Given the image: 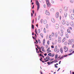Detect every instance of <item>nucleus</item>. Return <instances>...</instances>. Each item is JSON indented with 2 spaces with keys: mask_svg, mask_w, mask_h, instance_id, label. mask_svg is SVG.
<instances>
[{
  "mask_svg": "<svg viewBox=\"0 0 74 74\" xmlns=\"http://www.w3.org/2000/svg\"><path fill=\"white\" fill-rule=\"evenodd\" d=\"M36 4L37 6V10L38 11L40 8V3L37 0L36 1Z\"/></svg>",
  "mask_w": 74,
  "mask_h": 74,
  "instance_id": "obj_1",
  "label": "nucleus"
},
{
  "mask_svg": "<svg viewBox=\"0 0 74 74\" xmlns=\"http://www.w3.org/2000/svg\"><path fill=\"white\" fill-rule=\"evenodd\" d=\"M51 36L52 37H57L58 36V34L57 32H52L51 34Z\"/></svg>",
  "mask_w": 74,
  "mask_h": 74,
  "instance_id": "obj_2",
  "label": "nucleus"
},
{
  "mask_svg": "<svg viewBox=\"0 0 74 74\" xmlns=\"http://www.w3.org/2000/svg\"><path fill=\"white\" fill-rule=\"evenodd\" d=\"M46 1L47 7H50L51 6V3L49 2V1L48 0H46Z\"/></svg>",
  "mask_w": 74,
  "mask_h": 74,
  "instance_id": "obj_3",
  "label": "nucleus"
},
{
  "mask_svg": "<svg viewBox=\"0 0 74 74\" xmlns=\"http://www.w3.org/2000/svg\"><path fill=\"white\" fill-rule=\"evenodd\" d=\"M73 40L71 39H69L68 42V45H70V44H72L73 42Z\"/></svg>",
  "mask_w": 74,
  "mask_h": 74,
  "instance_id": "obj_4",
  "label": "nucleus"
},
{
  "mask_svg": "<svg viewBox=\"0 0 74 74\" xmlns=\"http://www.w3.org/2000/svg\"><path fill=\"white\" fill-rule=\"evenodd\" d=\"M54 51L55 52H56L57 53L58 52H59V49H57V46H56L55 48H54Z\"/></svg>",
  "mask_w": 74,
  "mask_h": 74,
  "instance_id": "obj_5",
  "label": "nucleus"
},
{
  "mask_svg": "<svg viewBox=\"0 0 74 74\" xmlns=\"http://www.w3.org/2000/svg\"><path fill=\"white\" fill-rule=\"evenodd\" d=\"M56 61V60H55V61H53L51 62H47V64H48L49 65V64H52V63H56V61Z\"/></svg>",
  "mask_w": 74,
  "mask_h": 74,
  "instance_id": "obj_6",
  "label": "nucleus"
},
{
  "mask_svg": "<svg viewBox=\"0 0 74 74\" xmlns=\"http://www.w3.org/2000/svg\"><path fill=\"white\" fill-rule=\"evenodd\" d=\"M64 49L65 52H67L68 51V47H67L66 46H64Z\"/></svg>",
  "mask_w": 74,
  "mask_h": 74,
  "instance_id": "obj_7",
  "label": "nucleus"
},
{
  "mask_svg": "<svg viewBox=\"0 0 74 74\" xmlns=\"http://www.w3.org/2000/svg\"><path fill=\"white\" fill-rule=\"evenodd\" d=\"M62 41V38L60 37H59L58 39V43H60Z\"/></svg>",
  "mask_w": 74,
  "mask_h": 74,
  "instance_id": "obj_8",
  "label": "nucleus"
},
{
  "mask_svg": "<svg viewBox=\"0 0 74 74\" xmlns=\"http://www.w3.org/2000/svg\"><path fill=\"white\" fill-rule=\"evenodd\" d=\"M59 12H57L56 14V18H59Z\"/></svg>",
  "mask_w": 74,
  "mask_h": 74,
  "instance_id": "obj_9",
  "label": "nucleus"
},
{
  "mask_svg": "<svg viewBox=\"0 0 74 74\" xmlns=\"http://www.w3.org/2000/svg\"><path fill=\"white\" fill-rule=\"evenodd\" d=\"M60 51L61 53H63V47H61L60 49Z\"/></svg>",
  "mask_w": 74,
  "mask_h": 74,
  "instance_id": "obj_10",
  "label": "nucleus"
},
{
  "mask_svg": "<svg viewBox=\"0 0 74 74\" xmlns=\"http://www.w3.org/2000/svg\"><path fill=\"white\" fill-rule=\"evenodd\" d=\"M45 14L46 15H50L49 12L47 10H46V11Z\"/></svg>",
  "mask_w": 74,
  "mask_h": 74,
  "instance_id": "obj_11",
  "label": "nucleus"
},
{
  "mask_svg": "<svg viewBox=\"0 0 74 74\" xmlns=\"http://www.w3.org/2000/svg\"><path fill=\"white\" fill-rule=\"evenodd\" d=\"M47 31H48V28H45L44 29V33H46Z\"/></svg>",
  "mask_w": 74,
  "mask_h": 74,
  "instance_id": "obj_12",
  "label": "nucleus"
},
{
  "mask_svg": "<svg viewBox=\"0 0 74 74\" xmlns=\"http://www.w3.org/2000/svg\"><path fill=\"white\" fill-rule=\"evenodd\" d=\"M55 29H58L59 28V25L58 24L56 25H55Z\"/></svg>",
  "mask_w": 74,
  "mask_h": 74,
  "instance_id": "obj_13",
  "label": "nucleus"
},
{
  "mask_svg": "<svg viewBox=\"0 0 74 74\" xmlns=\"http://www.w3.org/2000/svg\"><path fill=\"white\" fill-rule=\"evenodd\" d=\"M71 19H74V14H71Z\"/></svg>",
  "mask_w": 74,
  "mask_h": 74,
  "instance_id": "obj_14",
  "label": "nucleus"
},
{
  "mask_svg": "<svg viewBox=\"0 0 74 74\" xmlns=\"http://www.w3.org/2000/svg\"><path fill=\"white\" fill-rule=\"evenodd\" d=\"M43 22L44 24H47V20H44L43 21Z\"/></svg>",
  "mask_w": 74,
  "mask_h": 74,
  "instance_id": "obj_15",
  "label": "nucleus"
},
{
  "mask_svg": "<svg viewBox=\"0 0 74 74\" xmlns=\"http://www.w3.org/2000/svg\"><path fill=\"white\" fill-rule=\"evenodd\" d=\"M45 39H44L43 41V45L44 46H45Z\"/></svg>",
  "mask_w": 74,
  "mask_h": 74,
  "instance_id": "obj_16",
  "label": "nucleus"
},
{
  "mask_svg": "<svg viewBox=\"0 0 74 74\" xmlns=\"http://www.w3.org/2000/svg\"><path fill=\"white\" fill-rule=\"evenodd\" d=\"M62 23L63 25H64L65 24V21H64V20H63L62 21Z\"/></svg>",
  "mask_w": 74,
  "mask_h": 74,
  "instance_id": "obj_17",
  "label": "nucleus"
},
{
  "mask_svg": "<svg viewBox=\"0 0 74 74\" xmlns=\"http://www.w3.org/2000/svg\"><path fill=\"white\" fill-rule=\"evenodd\" d=\"M51 20L52 22H55V19H54V18H52L51 19Z\"/></svg>",
  "mask_w": 74,
  "mask_h": 74,
  "instance_id": "obj_18",
  "label": "nucleus"
},
{
  "mask_svg": "<svg viewBox=\"0 0 74 74\" xmlns=\"http://www.w3.org/2000/svg\"><path fill=\"white\" fill-rule=\"evenodd\" d=\"M65 40H66V38H63V40L62 41V43H63V42H64V41H65Z\"/></svg>",
  "mask_w": 74,
  "mask_h": 74,
  "instance_id": "obj_19",
  "label": "nucleus"
},
{
  "mask_svg": "<svg viewBox=\"0 0 74 74\" xmlns=\"http://www.w3.org/2000/svg\"><path fill=\"white\" fill-rule=\"evenodd\" d=\"M66 25L68 26V25H69L70 23H69V22L68 21H66Z\"/></svg>",
  "mask_w": 74,
  "mask_h": 74,
  "instance_id": "obj_20",
  "label": "nucleus"
},
{
  "mask_svg": "<svg viewBox=\"0 0 74 74\" xmlns=\"http://www.w3.org/2000/svg\"><path fill=\"white\" fill-rule=\"evenodd\" d=\"M51 37H52L51 36V35H49V40H51Z\"/></svg>",
  "mask_w": 74,
  "mask_h": 74,
  "instance_id": "obj_21",
  "label": "nucleus"
},
{
  "mask_svg": "<svg viewBox=\"0 0 74 74\" xmlns=\"http://www.w3.org/2000/svg\"><path fill=\"white\" fill-rule=\"evenodd\" d=\"M71 25L72 26H73L74 25V23H73V22H71Z\"/></svg>",
  "mask_w": 74,
  "mask_h": 74,
  "instance_id": "obj_22",
  "label": "nucleus"
},
{
  "mask_svg": "<svg viewBox=\"0 0 74 74\" xmlns=\"http://www.w3.org/2000/svg\"><path fill=\"white\" fill-rule=\"evenodd\" d=\"M67 13L66 12H65L64 13V16L65 17H66L67 16Z\"/></svg>",
  "mask_w": 74,
  "mask_h": 74,
  "instance_id": "obj_23",
  "label": "nucleus"
},
{
  "mask_svg": "<svg viewBox=\"0 0 74 74\" xmlns=\"http://www.w3.org/2000/svg\"><path fill=\"white\" fill-rule=\"evenodd\" d=\"M67 32H68V33H71V31H70V30H69V29H68L67 30Z\"/></svg>",
  "mask_w": 74,
  "mask_h": 74,
  "instance_id": "obj_24",
  "label": "nucleus"
},
{
  "mask_svg": "<svg viewBox=\"0 0 74 74\" xmlns=\"http://www.w3.org/2000/svg\"><path fill=\"white\" fill-rule=\"evenodd\" d=\"M64 10L65 11H66L67 10V8H66V7H64Z\"/></svg>",
  "mask_w": 74,
  "mask_h": 74,
  "instance_id": "obj_25",
  "label": "nucleus"
},
{
  "mask_svg": "<svg viewBox=\"0 0 74 74\" xmlns=\"http://www.w3.org/2000/svg\"><path fill=\"white\" fill-rule=\"evenodd\" d=\"M65 37L67 38H69V35H68V34H66Z\"/></svg>",
  "mask_w": 74,
  "mask_h": 74,
  "instance_id": "obj_26",
  "label": "nucleus"
},
{
  "mask_svg": "<svg viewBox=\"0 0 74 74\" xmlns=\"http://www.w3.org/2000/svg\"><path fill=\"white\" fill-rule=\"evenodd\" d=\"M37 33H38V34H39V33H40V29H39L37 31Z\"/></svg>",
  "mask_w": 74,
  "mask_h": 74,
  "instance_id": "obj_27",
  "label": "nucleus"
},
{
  "mask_svg": "<svg viewBox=\"0 0 74 74\" xmlns=\"http://www.w3.org/2000/svg\"><path fill=\"white\" fill-rule=\"evenodd\" d=\"M47 44L48 45H49V44H50L49 40H48L47 41Z\"/></svg>",
  "mask_w": 74,
  "mask_h": 74,
  "instance_id": "obj_28",
  "label": "nucleus"
},
{
  "mask_svg": "<svg viewBox=\"0 0 74 74\" xmlns=\"http://www.w3.org/2000/svg\"><path fill=\"white\" fill-rule=\"evenodd\" d=\"M46 59H47V60H49V59H50V58H49V56H48L46 58Z\"/></svg>",
  "mask_w": 74,
  "mask_h": 74,
  "instance_id": "obj_29",
  "label": "nucleus"
},
{
  "mask_svg": "<svg viewBox=\"0 0 74 74\" xmlns=\"http://www.w3.org/2000/svg\"><path fill=\"white\" fill-rule=\"evenodd\" d=\"M68 29L69 30H72V27H69Z\"/></svg>",
  "mask_w": 74,
  "mask_h": 74,
  "instance_id": "obj_30",
  "label": "nucleus"
},
{
  "mask_svg": "<svg viewBox=\"0 0 74 74\" xmlns=\"http://www.w3.org/2000/svg\"><path fill=\"white\" fill-rule=\"evenodd\" d=\"M55 56V53H53L52 54H51V57H53Z\"/></svg>",
  "mask_w": 74,
  "mask_h": 74,
  "instance_id": "obj_31",
  "label": "nucleus"
},
{
  "mask_svg": "<svg viewBox=\"0 0 74 74\" xmlns=\"http://www.w3.org/2000/svg\"><path fill=\"white\" fill-rule=\"evenodd\" d=\"M60 13H61V12H63V10H62V9H60Z\"/></svg>",
  "mask_w": 74,
  "mask_h": 74,
  "instance_id": "obj_32",
  "label": "nucleus"
},
{
  "mask_svg": "<svg viewBox=\"0 0 74 74\" xmlns=\"http://www.w3.org/2000/svg\"><path fill=\"white\" fill-rule=\"evenodd\" d=\"M51 53H49L48 54V56H51Z\"/></svg>",
  "mask_w": 74,
  "mask_h": 74,
  "instance_id": "obj_33",
  "label": "nucleus"
},
{
  "mask_svg": "<svg viewBox=\"0 0 74 74\" xmlns=\"http://www.w3.org/2000/svg\"><path fill=\"white\" fill-rule=\"evenodd\" d=\"M63 57H64V56H62L60 58V59H63Z\"/></svg>",
  "mask_w": 74,
  "mask_h": 74,
  "instance_id": "obj_34",
  "label": "nucleus"
},
{
  "mask_svg": "<svg viewBox=\"0 0 74 74\" xmlns=\"http://www.w3.org/2000/svg\"><path fill=\"white\" fill-rule=\"evenodd\" d=\"M57 58H58V55L56 54L55 56V59H57Z\"/></svg>",
  "mask_w": 74,
  "mask_h": 74,
  "instance_id": "obj_35",
  "label": "nucleus"
},
{
  "mask_svg": "<svg viewBox=\"0 0 74 74\" xmlns=\"http://www.w3.org/2000/svg\"><path fill=\"white\" fill-rule=\"evenodd\" d=\"M38 42L39 44H41V41H40V40L39 39L38 40Z\"/></svg>",
  "mask_w": 74,
  "mask_h": 74,
  "instance_id": "obj_36",
  "label": "nucleus"
},
{
  "mask_svg": "<svg viewBox=\"0 0 74 74\" xmlns=\"http://www.w3.org/2000/svg\"><path fill=\"white\" fill-rule=\"evenodd\" d=\"M70 2L71 3H73V0H71L70 1Z\"/></svg>",
  "mask_w": 74,
  "mask_h": 74,
  "instance_id": "obj_37",
  "label": "nucleus"
},
{
  "mask_svg": "<svg viewBox=\"0 0 74 74\" xmlns=\"http://www.w3.org/2000/svg\"><path fill=\"white\" fill-rule=\"evenodd\" d=\"M73 51V49H70V50H69V52H72V51Z\"/></svg>",
  "mask_w": 74,
  "mask_h": 74,
  "instance_id": "obj_38",
  "label": "nucleus"
},
{
  "mask_svg": "<svg viewBox=\"0 0 74 74\" xmlns=\"http://www.w3.org/2000/svg\"><path fill=\"white\" fill-rule=\"evenodd\" d=\"M40 36L42 37V38H43V36H42V34H40Z\"/></svg>",
  "mask_w": 74,
  "mask_h": 74,
  "instance_id": "obj_39",
  "label": "nucleus"
},
{
  "mask_svg": "<svg viewBox=\"0 0 74 74\" xmlns=\"http://www.w3.org/2000/svg\"><path fill=\"white\" fill-rule=\"evenodd\" d=\"M49 49H50V47H49L47 49V51L48 52V51H49Z\"/></svg>",
  "mask_w": 74,
  "mask_h": 74,
  "instance_id": "obj_40",
  "label": "nucleus"
},
{
  "mask_svg": "<svg viewBox=\"0 0 74 74\" xmlns=\"http://www.w3.org/2000/svg\"><path fill=\"white\" fill-rule=\"evenodd\" d=\"M64 45H67V42H65L64 43Z\"/></svg>",
  "mask_w": 74,
  "mask_h": 74,
  "instance_id": "obj_41",
  "label": "nucleus"
},
{
  "mask_svg": "<svg viewBox=\"0 0 74 74\" xmlns=\"http://www.w3.org/2000/svg\"><path fill=\"white\" fill-rule=\"evenodd\" d=\"M60 35L61 36H63V32H61V33L60 34Z\"/></svg>",
  "mask_w": 74,
  "mask_h": 74,
  "instance_id": "obj_42",
  "label": "nucleus"
},
{
  "mask_svg": "<svg viewBox=\"0 0 74 74\" xmlns=\"http://www.w3.org/2000/svg\"><path fill=\"white\" fill-rule=\"evenodd\" d=\"M32 29H34V25H32Z\"/></svg>",
  "mask_w": 74,
  "mask_h": 74,
  "instance_id": "obj_43",
  "label": "nucleus"
},
{
  "mask_svg": "<svg viewBox=\"0 0 74 74\" xmlns=\"http://www.w3.org/2000/svg\"><path fill=\"white\" fill-rule=\"evenodd\" d=\"M40 48L41 49H44V47L43 46H41Z\"/></svg>",
  "mask_w": 74,
  "mask_h": 74,
  "instance_id": "obj_44",
  "label": "nucleus"
},
{
  "mask_svg": "<svg viewBox=\"0 0 74 74\" xmlns=\"http://www.w3.org/2000/svg\"><path fill=\"white\" fill-rule=\"evenodd\" d=\"M51 2L52 3H54V1L53 0H51Z\"/></svg>",
  "mask_w": 74,
  "mask_h": 74,
  "instance_id": "obj_45",
  "label": "nucleus"
},
{
  "mask_svg": "<svg viewBox=\"0 0 74 74\" xmlns=\"http://www.w3.org/2000/svg\"><path fill=\"white\" fill-rule=\"evenodd\" d=\"M54 66H55V67H56V68H58V66H56V64H55Z\"/></svg>",
  "mask_w": 74,
  "mask_h": 74,
  "instance_id": "obj_46",
  "label": "nucleus"
},
{
  "mask_svg": "<svg viewBox=\"0 0 74 74\" xmlns=\"http://www.w3.org/2000/svg\"><path fill=\"white\" fill-rule=\"evenodd\" d=\"M35 32L36 34H37V29H35Z\"/></svg>",
  "mask_w": 74,
  "mask_h": 74,
  "instance_id": "obj_47",
  "label": "nucleus"
},
{
  "mask_svg": "<svg viewBox=\"0 0 74 74\" xmlns=\"http://www.w3.org/2000/svg\"><path fill=\"white\" fill-rule=\"evenodd\" d=\"M51 48H54V46H53V45H51Z\"/></svg>",
  "mask_w": 74,
  "mask_h": 74,
  "instance_id": "obj_48",
  "label": "nucleus"
},
{
  "mask_svg": "<svg viewBox=\"0 0 74 74\" xmlns=\"http://www.w3.org/2000/svg\"><path fill=\"white\" fill-rule=\"evenodd\" d=\"M67 55H65L64 56V57H67Z\"/></svg>",
  "mask_w": 74,
  "mask_h": 74,
  "instance_id": "obj_49",
  "label": "nucleus"
},
{
  "mask_svg": "<svg viewBox=\"0 0 74 74\" xmlns=\"http://www.w3.org/2000/svg\"><path fill=\"white\" fill-rule=\"evenodd\" d=\"M48 51V53H49V52H51V50H49Z\"/></svg>",
  "mask_w": 74,
  "mask_h": 74,
  "instance_id": "obj_50",
  "label": "nucleus"
},
{
  "mask_svg": "<svg viewBox=\"0 0 74 74\" xmlns=\"http://www.w3.org/2000/svg\"><path fill=\"white\" fill-rule=\"evenodd\" d=\"M42 51H43V52H45V50L44 49H42Z\"/></svg>",
  "mask_w": 74,
  "mask_h": 74,
  "instance_id": "obj_51",
  "label": "nucleus"
},
{
  "mask_svg": "<svg viewBox=\"0 0 74 74\" xmlns=\"http://www.w3.org/2000/svg\"><path fill=\"white\" fill-rule=\"evenodd\" d=\"M72 53H71L69 54L68 55H72Z\"/></svg>",
  "mask_w": 74,
  "mask_h": 74,
  "instance_id": "obj_52",
  "label": "nucleus"
},
{
  "mask_svg": "<svg viewBox=\"0 0 74 74\" xmlns=\"http://www.w3.org/2000/svg\"><path fill=\"white\" fill-rule=\"evenodd\" d=\"M39 56H42V55H41V54H39Z\"/></svg>",
  "mask_w": 74,
  "mask_h": 74,
  "instance_id": "obj_53",
  "label": "nucleus"
},
{
  "mask_svg": "<svg viewBox=\"0 0 74 74\" xmlns=\"http://www.w3.org/2000/svg\"><path fill=\"white\" fill-rule=\"evenodd\" d=\"M45 56H47V53H45V54H44Z\"/></svg>",
  "mask_w": 74,
  "mask_h": 74,
  "instance_id": "obj_54",
  "label": "nucleus"
},
{
  "mask_svg": "<svg viewBox=\"0 0 74 74\" xmlns=\"http://www.w3.org/2000/svg\"><path fill=\"white\" fill-rule=\"evenodd\" d=\"M44 8H45L46 7V5H43Z\"/></svg>",
  "mask_w": 74,
  "mask_h": 74,
  "instance_id": "obj_55",
  "label": "nucleus"
},
{
  "mask_svg": "<svg viewBox=\"0 0 74 74\" xmlns=\"http://www.w3.org/2000/svg\"><path fill=\"white\" fill-rule=\"evenodd\" d=\"M39 51L41 53H43V52L42 51H41L40 50H39Z\"/></svg>",
  "mask_w": 74,
  "mask_h": 74,
  "instance_id": "obj_56",
  "label": "nucleus"
},
{
  "mask_svg": "<svg viewBox=\"0 0 74 74\" xmlns=\"http://www.w3.org/2000/svg\"><path fill=\"white\" fill-rule=\"evenodd\" d=\"M33 16V13H32L31 14V16Z\"/></svg>",
  "mask_w": 74,
  "mask_h": 74,
  "instance_id": "obj_57",
  "label": "nucleus"
},
{
  "mask_svg": "<svg viewBox=\"0 0 74 74\" xmlns=\"http://www.w3.org/2000/svg\"><path fill=\"white\" fill-rule=\"evenodd\" d=\"M34 5H33V6L32 8V9H33V8H34Z\"/></svg>",
  "mask_w": 74,
  "mask_h": 74,
  "instance_id": "obj_58",
  "label": "nucleus"
},
{
  "mask_svg": "<svg viewBox=\"0 0 74 74\" xmlns=\"http://www.w3.org/2000/svg\"><path fill=\"white\" fill-rule=\"evenodd\" d=\"M72 48H74V44H73V46H72Z\"/></svg>",
  "mask_w": 74,
  "mask_h": 74,
  "instance_id": "obj_59",
  "label": "nucleus"
},
{
  "mask_svg": "<svg viewBox=\"0 0 74 74\" xmlns=\"http://www.w3.org/2000/svg\"><path fill=\"white\" fill-rule=\"evenodd\" d=\"M32 12H33V14H34V11L33 10Z\"/></svg>",
  "mask_w": 74,
  "mask_h": 74,
  "instance_id": "obj_60",
  "label": "nucleus"
},
{
  "mask_svg": "<svg viewBox=\"0 0 74 74\" xmlns=\"http://www.w3.org/2000/svg\"><path fill=\"white\" fill-rule=\"evenodd\" d=\"M32 23L33 24L34 23V19H33L32 21Z\"/></svg>",
  "mask_w": 74,
  "mask_h": 74,
  "instance_id": "obj_61",
  "label": "nucleus"
},
{
  "mask_svg": "<svg viewBox=\"0 0 74 74\" xmlns=\"http://www.w3.org/2000/svg\"><path fill=\"white\" fill-rule=\"evenodd\" d=\"M61 62V61H60L59 62V64H60V63Z\"/></svg>",
  "mask_w": 74,
  "mask_h": 74,
  "instance_id": "obj_62",
  "label": "nucleus"
},
{
  "mask_svg": "<svg viewBox=\"0 0 74 74\" xmlns=\"http://www.w3.org/2000/svg\"><path fill=\"white\" fill-rule=\"evenodd\" d=\"M73 13L74 14V9L73 10Z\"/></svg>",
  "mask_w": 74,
  "mask_h": 74,
  "instance_id": "obj_63",
  "label": "nucleus"
},
{
  "mask_svg": "<svg viewBox=\"0 0 74 74\" xmlns=\"http://www.w3.org/2000/svg\"><path fill=\"white\" fill-rule=\"evenodd\" d=\"M36 42H37V43H38V41H37V40H36Z\"/></svg>",
  "mask_w": 74,
  "mask_h": 74,
  "instance_id": "obj_64",
  "label": "nucleus"
}]
</instances>
